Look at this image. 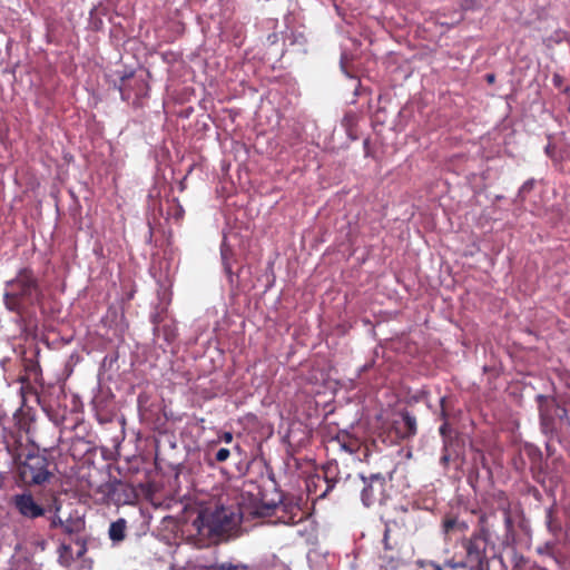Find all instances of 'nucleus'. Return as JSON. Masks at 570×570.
<instances>
[{
  "label": "nucleus",
  "mask_w": 570,
  "mask_h": 570,
  "mask_svg": "<svg viewBox=\"0 0 570 570\" xmlns=\"http://www.w3.org/2000/svg\"><path fill=\"white\" fill-rule=\"evenodd\" d=\"M11 504L22 518L28 520L43 517L47 512V509L38 503L30 492L13 495Z\"/></svg>",
  "instance_id": "obj_7"
},
{
  "label": "nucleus",
  "mask_w": 570,
  "mask_h": 570,
  "mask_svg": "<svg viewBox=\"0 0 570 570\" xmlns=\"http://www.w3.org/2000/svg\"><path fill=\"white\" fill-rule=\"evenodd\" d=\"M60 508H56V513L49 518V528L51 530L60 529L62 533L72 535L78 534L85 529V520L78 514L69 513L67 518L59 514Z\"/></svg>",
  "instance_id": "obj_9"
},
{
  "label": "nucleus",
  "mask_w": 570,
  "mask_h": 570,
  "mask_svg": "<svg viewBox=\"0 0 570 570\" xmlns=\"http://www.w3.org/2000/svg\"><path fill=\"white\" fill-rule=\"evenodd\" d=\"M494 75L490 73V75H487V80L492 83L494 81Z\"/></svg>",
  "instance_id": "obj_31"
},
{
  "label": "nucleus",
  "mask_w": 570,
  "mask_h": 570,
  "mask_svg": "<svg viewBox=\"0 0 570 570\" xmlns=\"http://www.w3.org/2000/svg\"><path fill=\"white\" fill-rule=\"evenodd\" d=\"M552 81H553V85H554L557 88H559V89H561V88H562L563 79H562V77H561V76H559V75H554V76H553V78H552Z\"/></svg>",
  "instance_id": "obj_25"
},
{
  "label": "nucleus",
  "mask_w": 570,
  "mask_h": 570,
  "mask_svg": "<svg viewBox=\"0 0 570 570\" xmlns=\"http://www.w3.org/2000/svg\"><path fill=\"white\" fill-rule=\"evenodd\" d=\"M546 523L550 532L557 534L561 531V524L556 515L554 504L546 511Z\"/></svg>",
  "instance_id": "obj_15"
},
{
  "label": "nucleus",
  "mask_w": 570,
  "mask_h": 570,
  "mask_svg": "<svg viewBox=\"0 0 570 570\" xmlns=\"http://www.w3.org/2000/svg\"><path fill=\"white\" fill-rule=\"evenodd\" d=\"M222 440L226 443H230L233 441V434L230 432H225L222 436Z\"/></svg>",
  "instance_id": "obj_27"
},
{
  "label": "nucleus",
  "mask_w": 570,
  "mask_h": 570,
  "mask_svg": "<svg viewBox=\"0 0 570 570\" xmlns=\"http://www.w3.org/2000/svg\"><path fill=\"white\" fill-rule=\"evenodd\" d=\"M489 544V532L484 527L473 532L470 538L462 540V548L465 551V560L461 568L470 570H490L487 549Z\"/></svg>",
  "instance_id": "obj_4"
},
{
  "label": "nucleus",
  "mask_w": 570,
  "mask_h": 570,
  "mask_svg": "<svg viewBox=\"0 0 570 570\" xmlns=\"http://www.w3.org/2000/svg\"><path fill=\"white\" fill-rule=\"evenodd\" d=\"M26 370L29 373V375H33L35 377H37L40 374L39 364L32 360L26 361Z\"/></svg>",
  "instance_id": "obj_21"
},
{
  "label": "nucleus",
  "mask_w": 570,
  "mask_h": 570,
  "mask_svg": "<svg viewBox=\"0 0 570 570\" xmlns=\"http://www.w3.org/2000/svg\"><path fill=\"white\" fill-rule=\"evenodd\" d=\"M118 485H120V482H119V481H117V480H115V481H109V482L105 483V484L102 485V488H105V489H106V490H105V491H106V493L108 494V497H110V495H111V493H114V492L116 491V488H117Z\"/></svg>",
  "instance_id": "obj_22"
},
{
  "label": "nucleus",
  "mask_w": 570,
  "mask_h": 570,
  "mask_svg": "<svg viewBox=\"0 0 570 570\" xmlns=\"http://www.w3.org/2000/svg\"><path fill=\"white\" fill-rule=\"evenodd\" d=\"M323 473H324V481L326 482L327 487L325 492L321 497H325L328 491H331L335 484L340 481V471H338V464L335 460L328 461L323 466Z\"/></svg>",
  "instance_id": "obj_12"
},
{
  "label": "nucleus",
  "mask_w": 570,
  "mask_h": 570,
  "mask_svg": "<svg viewBox=\"0 0 570 570\" xmlns=\"http://www.w3.org/2000/svg\"><path fill=\"white\" fill-rule=\"evenodd\" d=\"M564 92H569L570 91V87H567L563 89Z\"/></svg>",
  "instance_id": "obj_33"
},
{
  "label": "nucleus",
  "mask_w": 570,
  "mask_h": 570,
  "mask_svg": "<svg viewBox=\"0 0 570 570\" xmlns=\"http://www.w3.org/2000/svg\"><path fill=\"white\" fill-rule=\"evenodd\" d=\"M16 465L19 479L29 487L42 485L53 476L55 464L37 452H28Z\"/></svg>",
  "instance_id": "obj_3"
},
{
  "label": "nucleus",
  "mask_w": 570,
  "mask_h": 570,
  "mask_svg": "<svg viewBox=\"0 0 570 570\" xmlns=\"http://www.w3.org/2000/svg\"><path fill=\"white\" fill-rule=\"evenodd\" d=\"M1 443L16 464L22 460L28 452H31L24 444L23 435L19 429L11 430L4 428Z\"/></svg>",
  "instance_id": "obj_8"
},
{
  "label": "nucleus",
  "mask_w": 570,
  "mask_h": 570,
  "mask_svg": "<svg viewBox=\"0 0 570 570\" xmlns=\"http://www.w3.org/2000/svg\"><path fill=\"white\" fill-rule=\"evenodd\" d=\"M127 521L124 518H119L111 522L109 525L108 534L109 539L114 543H120L126 539Z\"/></svg>",
  "instance_id": "obj_13"
},
{
  "label": "nucleus",
  "mask_w": 570,
  "mask_h": 570,
  "mask_svg": "<svg viewBox=\"0 0 570 570\" xmlns=\"http://www.w3.org/2000/svg\"><path fill=\"white\" fill-rule=\"evenodd\" d=\"M449 448L450 446H446V448L443 446V452H442V455L440 458V463L443 466H448L449 462L451 461V454L449 452Z\"/></svg>",
  "instance_id": "obj_23"
},
{
  "label": "nucleus",
  "mask_w": 570,
  "mask_h": 570,
  "mask_svg": "<svg viewBox=\"0 0 570 570\" xmlns=\"http://www.w3.org/2000/svg\"><path fill=\"white\" fill-rule=\"evenodd\" d=\"M363 489L361 493L362 502L371 507L385 499L386 476L382 473H373L368 478L362 476Z\"/></svg>",
  "instance_id": "obj_6"
},
{
  "label": "nucleus",
  "mask_w": 570,
  "mask_h": 570,
  "mask_svg": "<svg viewBox=\"0 0 570 570\" xmlns=\"http://www.w3.org/2000/svg\"><path fill=\"white\" fill-rule=\"evenodd\" d=\"M450 416V400L446 396H442L440 399V419L443 422H449Z\"/></svg>",
  "instance_id": "obj_16"
},
{
  "label": "nucleus",
  "mask_w": 570,
  "mask_h": 570,
  "mask_svg": "<svg viewBox=\"0 0 570 570\" xmlns=\"http://www.w3.org/2000/svg\"><path fill=\"white\" fill-rule=\"evenodd\" d=\"M20 382H21V394L22 396L24 397L27 394H32L35 393V389L33 386L30 384V381H29V377L28 376H22L20 377Z\"/></svg>",
  "instance_id": "obj_19"
},
{
  "label": "nucleus",
  "mask_w": 570,
  "mask_h": 570,
  "mask_svg": "<svg viewBox=\"0 0 570 570\" xmlns=\"http://www.w3.org/2000/svg\"><path fill=\"white\" fill-rule=\"evenodd\" d=\"M445 564H446L448 567H450V568L461 567V566H460L461 563H458V564H456V563H453V562H451V561H448Z\"/></svg>",
  "instance_id": "obj_30"
},
{
  "label": "nucleus",
  "mask_w": 570,
  "mask_h": 570,
  "mask_svg": "<svg viewBox=\"0 0 570 570\" xmlns=\"http://www.w3.org/2000/svg\"><path fill=\"white\" fill-rule=\"evenodd\" d=\"M450 432H451L450 423L449 422H443L442 425L439 429V433L442 436L444 448L451 445L452 440H451V436H450Z\"/></svg>",
  "instance_id": "obj_18"
},
{
  "label": "nucleus",
  "mask_w": 570,
  "mask_h": 570,
  "mask_svg": "<svg viewBox=\"0 0 570 570\" xmlns=\"http://www.w3.org/2000/svg\"><path fill=\"white\" fill-rule=\"evenodd\" d=\"M274 513L284 524H296L303 520V513L297 504L285 503L274 505Z\"/></svg>",
  "instance_id": "obj_10"
},
{
  "label": "nucleus",
  "mask_w": 570,
  "mask_h": 570,
  "mask_svg": "<svg viewBox=\"0 0 570 570\" xmlns=\"http://www.w3.org/2000/svg\"><path fill=\"white\" fill-rule=\"evenodd\" d=\"M219 569H220V570H228V569H230V567H229V566H226V564H222V566L219 567Z\"/></svg>",
  "instance_id": "obj_32"
},
{
  "label": "nucleus",
  "mask_w": 570,
  "mask_h": 570,
  "mask_svg": "<svg viewBox=\"0 0 570 570\" xmlns=\"http://www.w3.org/2000/svg\"><path fill=\"white\" fill-rule=\"evenodd\" d=\"M42 298L43 292L40 279L31 267L20 268L16 276L4 284V306L20 316L40 304Z\"/></svg>",
  "instance_id": "obj_2"
},
{
  "label": "nucleus",
  "mask_w": 570,
  "mask_h": 570,
  "mask_svg": "<svg viewBox=\"0 0 570 570\" xmlns=\"http://www.w3.org/2000/svg\"><path fill=\"white\" fill-rule=\"evenodd\" d=\"M331 442L348 454H357L360 451H362L364 455H366L367 449L363 448L358 439L353 438L347 433L338 434L336 439L332 440Z\"/></svg>",
  "instance_id": "obj_11"
},
{
  "label": "nucleus",
  "mask_w": 570,
  "mask_h": 570,
  "mask_svg": "<svg viewBox=\"0 0 570 570\" xmlns=\"http://www.w3.org/2000/svg\"><path fill=\"white\" fill-rule=\"evenodd\" d=\"M209 455H210V453L208 452L207 458H208L209 464H214L216 462L222 463V462H225L229 458L230 452L228 449L222 448L215 452L214 459H210Z\"/></svg>",
  "instance_id": "obj_17"
},
{
  "label": "nucleus",
  "mask_w": 570,
  "mask_h": 570,
  "mask_svg": "<svg viewBox=\"0 0 570 570\" xmlns=\"http://www.w3.org/2000/svg\"><path fill=\"white\" fill-rule=\"evenodd\" d=\"M384 431L391 444L410 439L416 434V419L407 411L394 413L392 419L385 423Z\"/></svg>",
  "instance_id": "obj_5"
},
{
  "label": "nucleus",
  "mask_w": 570,
  "mask_h": 570,
  "mask_svg": "<svg viewBox=\"0 0 570 570\" xmlns=\"http://www.w3.org/2000/svg\"><path fill=\"white\" fill-rule=\"evenodd\" d=\"M161 322V317L159 313H156L151 316V323L155 325V328L158 327L159 323Z\"/></svg>",
  "instance_id": "obj_26"
},
{
  "label": "nucleus",
  "mask_w": 570,
  "mask_h": 570,
  "mask_svg": "<svg viewBox=\"0 0 570 570\" xmlns=\"http://www.w3.org/2000/svg\"><path fill=\"white\" fill-rule=\"evenodd\" d=\"M429 567H430L432 570H443V569H442V567H441L439 563L433 562V561L429 562Z\"/></svg>",
  "instance_id": "obj_28"
},
{
  "label": "nucleus",
  "mask_w": 570,
  "mask_h": 570,
  "mask_svg": "<svg viewBox=\"0 0 570 570\" xmlns=\"http://www.w3.org/2000/svg\"><path fill=\"white\" fill-rule=\"evenodd\" d=\"M165 337L168 342H170L171 340H174L175 334L173 332H166Z\"/></svg>",
  "instance_id": "obj_29"
},
{
  "label": "nucleus",
  "mask_w": 570,
  "mask_h": 570,
  "mask_svg": "<svg viewBox=\"0 0 570 570\" xmlns=\"http://www.w3.org/2000/svg\"><path fill=\"white\" fill-rule=\"evenodd\" d=\"M533 187V180H527L520 188V193L530 191Z\"/></svg>",
  "instance_id": "obj_24"
},
{
  "label": "nucleus",
  "mask_w": 570,
  "mask_h": 570,
  "mask_svg": "<svg viewBox=\"0 0 570 570\" xmlns=\"http://www.w3.org/2000/svg\"><path fill=\"white\" fill-rule=\"evenodd\" d=\"M503 514H504V525H505L507 535H508L510 532L513 531V520H512L509 507L503 508Z\"/></svg>",
  "instance_id": "obj_20"
},
{
  "label": "nucleus",
  "mask_w": 570,
  "mask_h": 570,
  "mask_svg": "<svg viewBox=\"0 0 570 570\" xmlns=\"http://www.w3.org/2000/svg\"><path fill=\"white\" fill-rule=\"evenodd\" d=\"M468 528L465 522H460L455 517L446 515L442 522V529L445 534H450L451 532L464 531Z\"/></svg>",
  "instance_id": "obj_14"
},
{
  "label": "nucleus",
  "mask_w": 570,
  "mask_h": 570,
  "mask_svg": "<svg viewBox=\"0 0 570 570\" xmlns=\"http://www.w3.org/2000/svg\"><path fill=\"white\" fill-rule=\"evenodd\" d=\"M240 522L239 513L230 507H217L214 511L203 510L186 525L187 540L202 549L217 543Z\"/></svg>",
  "instance_id": "obj_1"
}]
</instances>
